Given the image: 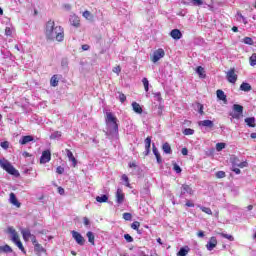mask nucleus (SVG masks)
Wrapping results in <instances>:
<instances>
[{
	"label": "nucleus",
	"instance_id": "52",
	"mask_svg": "<svg viewBox=\"0 0 256 256\" xmlns=\"http://www.w3.org/2000/svg\"><path fill=\"white\" fill-rule=\"evenodd\" d=\"M0 147H2V149H9V142L8 141L1 142Z\"/></svg>",
	"mask_w": 256,
	"mask_h": 256
},
{
	"label": "nucleus",
	"instance_id": "37",
	"mask_svg": "<svg viewBox=\"0 0 256 256\" xmlns=\"http://www.w3.org/2000/svg\"><path fill=\"white\" fill-rule=\"evenodd\" d=\"M192 5L195 7H200V5H203V0H188Z\"/></svg>",
	"mask_w": 256,
	"mask_h": 256
},
{
	"label": "nucleus",
	"instance_id": "49",
	"mask_svg": "<svg viewBox=\"0 0 256 256\" xmlns=\"http://www.w3.org/2000/svg\"><path fill=\"white\" fill-rule=\"evenodd\" d=\"M56 173H58V175H63V173H65V168H63L62 166H58L56 168Z\"/></svg>",
	"mask_w": 256,
	"mask_h": 256
},
{
	"label": "nucleus",
	"instance_id": "23",
	"mask_svg": "<svg viewBox=\"0 0 256 256\" xmlns=\"http://www.w3.org/2000/svg\"><path fill=\"white\" fill-rule=\"evenodd\" d=\"M251 89H253L251 87V84L247 83V82H243L241 85H240V91H244V92H249L251 91Z\"/></svg>",
	"mask_w": 256,
	"mask_h": 256
},
{
	"label": "nucleus",
	"instance_id": "24",
	"mask_svg": "<svg viewBox=\"0 0 256 256\" xmlns=\"http://www.w3.org/2000/svg\"><path fill=\"white\" fill-rule=\"evenodd\" d=\"M34 251L36 255H41L42 253L46 252V250L41 246V244H35Z\"/></svg>",
	"mask_w": 256,
	"mask_h": 256
},
{
	"label": "nucleus",
	"instance_id": "38",
	"mask_svg": "<svg viewBox=\"0 0 256 256\" xmlns=\"http://www.w3.org/2000/svg\"><path fill=\"white\" fill-rule=\"evenodd\" d=\"M243 43H245V45H253V38H251V37H245L244 39H243Z\"/></svg>",
	"mask_w": 256,
	"mask_h": 256
},
{
	"label": "nucleus",
	"instance_id": "27",
	"mask_svg": "<svg viewBox=\"0 0 256 256\" xmlns=\"http://www.w3.org/2000/svg\"><path fill=\"white\" fill-rule=\"evenodd\" d=\"M244 121L248 125V127H255V117L245 118Z\"/></svg>",
	"mask_w": 256,
	"mask_h": 256
},
{
	"label": "nucleus",
	"instance_id": "8",
	"mask_svg": "<svg viewBox=\"0 0 256 256\" xmlns=\"http://www.w3.org/2000/svg\"><path fill=\"white\" fill-rule=\"evenodd\" d=\"M226 79L229 81V83H237V74H235V68H231L227 73H226Z\"/></svg>",
	"mask_w": 256,
	"mask_h": 256
},
{
	"label": "nucleus",
	"instance_id": "25",
	"mask_svg": "<svg viewBox=\"0 0 256 256\" xmlns=\"http://www.w3.org/2000/svg\"><path fill=\"white\" fill-rule=\"evenodd\" d=\"M189 251H190L189 246H185V247L180 248L177 255L178 256H187V253H189Z\"/></svg>",
	"mask_w": 256,
	"mask_h": 256
},
{
	"label": "nucleus",
	"instance_id": "61",
	"mask_svg": "<svg viewBox=\"0 0 256 256\" xmlns=\"http://www.w3.org/2000/svg\"><path fill=\"white\" fill-rule=\"evenodd\" d=\"M114 73H117V75H119L121 73V67L117 66L113 69Z\"/></svg>",
	"mask_w": 256,
	"mask_h": 256
},
{
	"label": "nucleus",
	"instance_id": "5",
	"mask_svg": "<svg viewBox=\"0 0 256 256\" xmlns=\"http://www.w3.org/2000/svg\"><path fill=\"white\" fill-rule=\"evenodd\" d=\"M233 111V113H230L232 119H241V117H243V106L239 104H234Z\"/></svg>",
	"mask_w": 256,
	"mask_h": 256
},
{
	"label": "nucleus",
	"instance_id": "59",
	"mask_svg": "<svg viewBox=\"0 0 256 256\" xmlns=\"http://www.w3.org/2000/svg\"><path fill=\"white\" fill-rule=\"evenodd\" d=\"M197 237H199L200 239H203V237H205V232H203L202 230H200V231L197 233Z\"/></svg>",
	"mask_w": 256,
	"mask_h": 256
},
{
	"label": "nucleus",
	"instance_id": "62",
	"mask_svg": "<svg viewBox=\"0 0 256 256\" xmlns=\"http://www.w3.org/2000/svg\"><path fill=\"white\" fill-rule=\"evenodd\" d=\"M181 153L182 155H189V150L187 148H182Z\"/></svg>",
	"mask_w": 256,
	"mask_h": 256
},
{
	"label": "nucleus",
	"instance_id": "50",
	"mask_svg": "<svg viewBox=\"0 0 256 256\" xmlns=\"http://www.w3.org/2000/svg\"><path fill=\"white\" fill-rule=\"evenodd\" d=\"M124 239L127 241V243H133V237H131L129 234H125Z\"/></svg>",
	"mask_w": 256,
	"mask_h": 256
},
{
	"label": "nucleus",
	"instance_id": "11",
	"mask_svg": "<svg viewBox=\"0 0 256 256\" xmlns=\"http://www.w3.org/2000/svg\"><path fill=\"white\" fill-rule=\"evenodd\" d=\"M123 201H125V193H123L122 189L118 188L116 191V203L122 205Z\"/></svg>",
	"mask_w": 256,
	"mask_h": 256
},
{
	"label": "nucleus",
	"instance_id": "54",
	"mask_svg": "<svg viewBox=\"0 0 256 256\" xmlns=\"http://www.w3.org/2000/svg\"><path fill=\"white\" fill-rule=\"evenodd\" d=\"M173 169L176 173H181V167L177 164H174Z\"/></svg>",
	"mask_w": 256,
	"mask_h": 256
},
{
	"label": "nucleus",
	"instance_id": "2",
	"mask_svg": "<svg viewBox=\"0 0 256 256\" xmlns=\"http://www.w3.org/2000/svg\"><path fill=\"white\" fill-rule=\"evenodd\" d=\"M106 125L108 133H110V135H116V133H119V124H117V117H115L111 112L106 113Z\"/></svg>",
	"mask_w": 256,
	"mask_h": 256
},
{
	"label": "nucleus",
	"instance_id": "22",
	"mask_svg": "<svg viewBox=\"0 0 256 256\" xmlns=\"http://www.w3.org/2000/svg\"><path fill=\"white\" fill-rule=\"evenodd\" d=\"M216 95L220 101H224V103H227V95H225V92L223 90H217Z\"/></svg>",
	"mask_w": 256,
	"mask_h": 256
},
{
	"label": "nucleus",
	"instance_id": "17",
	"mask_svg": "<svg viewBox=\"0 0 256 256\" xmlns=\"http://www.w3.org/2000/svg\"><path fill=\"white\" fill-rule=\"evenodd\" d=\"M69 21L73 27H79L80 20L77 15H71Z\"/></svg>",
	"mask_w": 256,
	"mask_h": 256
},
{
	"label": "nucleus",
	"instance_id": "60",
	"mask_svg": "<svg viewBox=\"0 0 256 256\" xmlns=\"http://www.w3.org/2000/svg\"><path fill=\"white\" fill-rule=\"evenodd\" d=\"M61 65L62 67H67V65H69V62L67 61V59H62Z\"/></svg>",
	"mask_w": 256,
	"mask_h": 256
},
{
	"label": "nucleus",
	"instance_id": "43",
	"mask_svg": "<svg viewBox=\"0 0 256 256\" xmlns=\"http://www.w3.org/2000/svg\"><path fill=\"white\" fill-rule=\"evenodd\" d=\"M119 96L118 99L119 101H121L122 103H125V101H127V96H125V94L118 92Z\"/></svg>",
	"mask_w": 256,
	"mask_h": 256
},
{
	"label": "nucleus",
	"instance_id": "53",
	"mask_svg": "<svg viewBox=\"0 0 256 256\" xmlns=\"http://www.w3.org/2000/svg\"><path fill=\"white\" fill-rule=\"evenodd\" d=\"M152 151H153V154L155 155V157L157 155H160L159 154V150L157 149V147L155 146V144H152Z\"/></svg>",
	"mask_w": 256,
	"mask_h": 256
},
{
	"label": "nucleus",
	"instance_id": "44",
	"mask_svg": "<svg viewBox=\"0 0 256 256\" xmlns=\"http://www.w3.org/2000/svg\"><path fill=\"white\" fill-rule=\"evenodd\" d=\"M195 133V130L191 129V128H186L183 131L184 135H193Z\"/></svg>",
	"mask_w": 256,
	"mask_h": 256
},
{
	"label": "nucleus",
	"instance_id": "35",
	"mask_svg": "<svg viewBox=\"0 0 256 256\" xmlns=\"http://www.w3.org/2000/svg\"><path fill=\"white\" fill-rule=\"evenodd\" d=\"M139 227H141V223H139V221H135L131 224V229H134V231L141 233V231H139Z\"/></svg>",
	"mask_w": 256,
	"mask_h": 256
},
{
	"label": "nucleus",
	"instance_id": "34",
	"mask_svg": "<svg viewBox=\"0 0 256 256\" xmlns=\"http://www.w3.org/2000/svg\"><path fill=\"white\" fill-rule=\"evenodd\" d=\"M0 251H2V253H12L13 249H11V246L5 245V246H0Z\"/></svg>",
	"mask_w": 256,
	"mask_h": 256
},
{
	"label": "nucleus",
	"instance_id": "28",
	"mask_svg": "<svg viewBox=\"0 0 256 256\" xmlns=\"http://www.w3.org/2000/svg\"><path fill=\"white\" fill-rule=\"evenodd\" d=\"M86 237H88V241L91 245H95V234H93V232H87Z\"/></svg>",
	"mask_w": 256,
	"mask_h": 256
},
{
	"label": "nucleus",
	"instance_id": "21",
	"mask_svg": "<svg viewBox=\"0 0 256 256\" xmlns=\"http://www.w3.org/2000/svg\"><path fill=\"white\" fill-rule=\"evenodd\" d=\"M33 141V136H23L22 139H20L19 143L20 145H27V143H31Z\"/></svg>",
	"mask_w": 256,
	"mask_h": 256
},
{
	"label": "nucleus",
	"instance_id": "56",
	"mask_svg": "<svg viewBox=\"0 0 256 256\" xmlns=\"http://www.w3.org/2000/svg\"><path fill=\"white\" fill-rule=\"evenodd\" d=\"M197 109L200 115H203V104H197Z\"/></svg>",
	"mask_w": 256,
	"mask_h": 256
},
{
	"label": "nucleus",
	"instance_id": "48",
	"mask_svg": "<svg viewBox=\"0 0 256 256\" xmlns=\"http://www.w3.org/2000/svg\"><path fill=\"white\" fill-rule=\"evenodd\" d=\"M247 162L244 161V162H240V163H235V167H240V169H243L245 167H247Z\"/></svg>",
	"mask_w": 256,
	"mask_h": 256
},
{
	"label": "nucleus",
	"instance_id": "14",
	"mask_svg": "<svg viewBox=\"0 0 256 256\" xmlns=\"http://www.w3.org/2000/svg\"><path fill=\"white\" fill-rule=\"evenodd\" d=\"M66 153L69 161L72 163V167H77V159L75 156H73V152H71L69 149H66Z\"/></svg>",
	"mask_w": 256,
	"mask_h": 256
},
{
	"label": "nucleus",
	"instance_id": "15",
	"mask_svg": "<svg viewBox=\"0 0 256 256\" xmlns=\"http://www.w3.org/2000/svg\"><path fill=\"white\" fill-rule=\"evenodd\" d=\"M199 127H208L209 129H213L214 124L211 120H202L198 122Z\"/></svg>",
	"mask_w": 256,
	"mask_h": 256
},
{
	"label": "nucleus",
	"instance_id": "64",
	"mask_svg": "<svg viewBox=\"0 0 256 256\" xmlns=\"http://www.w3.org/2000/svg\"><path fill=\"white\" fill-rule=\"evenodd\" d=\"M89 49H90V46L88 44L82 45V50L83 51H89Z\"/></svg>",
	"mask_w": 256,
	"mask_h": 256
},
{
	"label": "nucleus",
	"instance_id": "16",
	"mask_svg": "<svg viewBox=\"0 0 256 256\" xmlns=\"http://www.w3.org/2000/svg\"><path fill=\"white\" fill-rule=\"evenodd\" d=\"M145 143V155H149L151 153V137H147L144 141Z\"/></svg>",
	"mask_w": 256,
	"mask_h": 256
},
{
	"label": "nucleus",
	"instance_id": "10",
	"mask_svg": "<svg viewBox=\"0 0 256 256\" xmlns=\"http://www.w3.org/2000/svg\"><path fill=\"white\" fill-rule=\"evenodd\" d=\"M185 195H193V188L187 184L182 185L180 192V197H184Z\"/></svg>",
	"mask_w": 256,
	"mask_h": 256
},
{
	"label": "nucleus",
	"instance_id": "29",
	"mask_svg": "<svg viewBox=\"0 0 256 256\" xmlns=\"http://www.w3.org/2000/svg\"><path fill=\"white\" fill-rule=\"evenodd\" d=\"M50 85H51V87H57V85H59V79L57 78V75H53L51 77Z\"/></svg>",
	"mask_w": 256,
	"mask_h": 256
},
{
	"label": "nucleus",
	"instance_id": "4",
	"mask_svg": "<svg viewBox=\"0 0 256 256\" xmlns=\"http://www.w3.org/2000/svg\"><path fill=\"white\" fill-rule=\"evenodd\" d=\"M8 233H10V235H12L13 243H15V245H17V247L19 249H21L23 253H25V247H23V243H21L19 241V235L17 234V231H15V229L13 227H9Z\"/></svg>",
	"mask_w": 256,
	"mask_h": 256
},
{
	"label": "nucleus",
	"instance_id": "42",
	"mask_svg": "<svg viewBox=\"0 0 256 256\" xmlns=\"http://www.w3.org/2000/svg\"><path fill=\"white\" fill-rule=\"evenodd\" d=\"M250 65L251 67H255L256 65V54H252V56L250 57Z\"/></svg>",
	"mask_w": 256,
	"mask_h": 256
},
{
	"label": "nucleus",
	"instance_id": "7",
	"mask_svg": "<svg viewBox=\"0 0 256 256\" xmlns=\"http://www.w3.org/2000/svg\"><path fill=\"white\" fill-rule=\"evenodd\" d=\"M163 57H165V50H163V48H159L158 50L154 51L152 62L157 63V61L163 59Z\"/></svg>",
	"mask_w": 256,
	"mask_h": 256
},
{
	"label": "nucleus",
	"instance_id": "45",
	"mask_svg": "<svg viewBox=\"0 0 256 256\" xmlns=\"http://www.w3.org/2000/svg\"><path fill=\"white\" fill-rule=\"evenodd\" d=\"M122 181L126 183V187H131V184L129 183V177L126 174L122 175Z\"/></svg>",
	"mask_w": 256,
	"mask_h": 256
},
{
	"label": "nucleus",
	"instance_id": "32",
	"mask_svg": "<svg viewBox=\"0 0 256 256\" xmlns=\"http://www.w3.org/2000/svg\"><path fill=\"white\" fill-rule=\"evenodd\" d=\"M196 73L199 75V77L204 78L205 77V68L202 66H198L196 69Z\"/></svg>",
	"mask_w": 256,
	"mask_h": 256
},
{
	"label": "nucleus",
	"instance_id": "51",
	"mask_svg": "<svg viewBox=\"0 0 256 256\" xmlns=\"http://www.w3.org/2000/svg\"><path fill=\"white\" fill-rule=\"evenodd\" d=\"M216 177H217V179H223V178L225 177V172H223V171H218V172L216 173Z\"/></svg>",
	"mask_w": 256,
	"mask_h": 256
},
{
	"label": "nucleus",
	"instance_id": "12",
	"mask_svg": "<svg viewBox=\"0 0 256 256\" xmlns=\"http://www.w3.org/2000/svg\"><path fill=\"white\" fill-rule=\"evenodd\" d=\"M217 247V238L211 237L208 243L206 244V249L208 251H213Z\"/></svg>",
	"mask_w": 256,
	"mask_h": 256
},
{
	"label": "nucleus",
	"instance_id": "41",
	"mask_svg": "<svg viewBox=\"0 0 256 256\" xmlns=\"http://www.w3.org/2000/svg\"><path fill=\"white\" fill-rule=\"evenodd\" d=\"M221 237H224V239H228V241H235V238L232 235L221 233Z\"/></svg>",
	"mask_w": 256,
	"mask_h": 256
},
{
	"label": "nucleus",
	"instance_id": "33",
	"mask_svg": "<svg viewBox=\"0 0 256 256\" xmlns=\"http://www.w3.org/2000/svg\"><path fill=\"white\" fill-rule=\"evenodd\" d=\"M236 17H237V21H242L244 25H247V18H245V16H243L241 12H237Z\"/></svg>",
	"mask_w": 256,
	"mask_h": 256
},
{
	"label": "nucleus",
	"instance_id": "20",
	"mask_svg": "<svg viewBox=\"0 0 256 256\" xmlns=\"http://www.w3.org/2000/svg\"><path fill=\"white\" fill-rule=\"evenodd\" d=\"M132 109L135 113H138V115H141L143 113V108H141V105L137 102L132 103Z\"/></svg>",
	"mask_w": 256,
	"mask_h": 256
},
{
	"label": "nucleus",
	"instance_id": "63",
	"mask_svg": "<svg viewBox=\"0 0 256 256\" xmlns=\"http://www.w3.org/2000/svg\"><path fill=\"white\" fill-rule=\"evenodd\" d=\"M154 97L157 99V101H161V93L160 92L155 93Z\"/></svg>",
	"mask_w": 256,
	"mask_h": 256
},
{
	"label": "nucleus",
	"instance_id": "40",
	"mask_svg": "<svg viewBox=\"0 0 256 256\" xmlns=\"http://www.w3.org/2000/svg\"><path fill=\"white\" fill-rule=\"evenodd\" d=\"M5 35H6L7 37H11V35H13V28L7 26V27L5 28Z\"/></svg>",
	"mask_w": 256,
	"mask_h": 256
},
{
	"label": "nucleus",
	"instance_id": "55",
	"mask_svg": "<svg viewBox=\"0 0 256 256\" xmlns=\"http://www.w3.org/2000/svg\"><path fill=\"white\" fill-rule=\"evenodd\" d=\"M83 17H85V19H89L91 17V12H89L88 10L84 11Z\"/></svg>",
	"mask_w": 256,
	"mask_h": 256
},
{
	"label": "nucleus",
	"instance_id": "57",
	"mask_svg": "<svg viewBox=\"0 0 256 256\" xmlns=\"http://www.w3.org/2000/svg\"><path fill=\"white\" fill-rule=\"evenodd\" d=\"M83 223H84V225L87 227V226H89V225H91V222L89 221V218H87V217H84L83 218Z\"/></svg>",
	"mask_w": 256,
	"mask_h": 256
},
{
	"label": "nucleus",
	"instance_id": "9",
	"mask_svg": "<svg viewBox=\"0 0 256 256\" xmlns=\"http://www.w3.org/2000/svg\"><path fill=\"white\" fill-rule=\"evenodd\" d=\"M49 161H51V151L45 150L42 152V155L40 157V163L45 164L49 163Z\"/></svg>",
	"mask_w": 256,
	"mask_h": 256
},
{
	"label": "nucleus",
	"instance_id": "47",
	"mask_svg": "<svg viewBox=\"0 0 256 256\" xmlns=\"http://www.w3.org/2000/svg\"><path fill=\"white\" fill-rule=\"evenodd\" d=\"M132 217L131 213L126 212L123 214V219H125V221H131Z\"/></svg>",
	"mask_w": 256,
	"mask_h": 256
},
{
	"label": "nucleus",
	"instance_id": "36",
	"mask_svg": "<svg viewBox=\"0 0 256 256\" xmlns=\"http://www.w3.org/2000/svg\"><path fill=\"white\" fill-rule=\"evenodd\" d=\"M50 139H61V131H55L50 135Z\"/></svg>",
	"mask_w": 256,
	"mask_h": 256
},
{
	"label": "nucleus",
	"instance_id": "6",
	"mask_svg": "<svg viewBox=\"0 0 256 256\" xmlns=\"http://www.w3.org/2000/svg\"><path fill=\"white\" fill-rule=\"evenodd\" d=\"M72 238L76 241L77 245L83 246L85 245V237L81 235V233L73 230L71 231Z\"/></svg>",
	"mask_w": 256,
	"mask_h": 256
},
{
	"label": "nucleus",
	"instance_id": "1",
	"mask_svg": "<svg viewBox=\"0 0 256 256\" xmlns=\"http://www.w3.org/2000/svg\"><path fill=\"white\" fill-rule=\"evenodd\" d=\"M44 33L47 41H58V43H61L65 39V30L63 27L56 25L53 20H49L46 23Z\"/></svg>",
	"mask_w": 256,
	"mask_h": 256
},
{
	"label": "nucleus",
	"instance_id": "39",
	"mask_svg": "<svg viewBox=\"0 0 256 256\" xmlns=\"http://www.w3.org/2000/svg\"><path fill=\"white\" fill-rule=\"evenodd\" d=\"M142 83H143V85H144L145 91H146V92L149 91V80H148L147 78H143V79H142Z\"/></svg>",
	"mask_w": 256,
	"mask_h": 256
},
{
	"label": "nucleus",
	"instance_id": "13",
	"mask_svg": "<svg viewBox=\"0 0 256 256\" xmlns=\"http://www.w3.org/2000/svg\"><path fill=\"white\" fill-rule=\"evenodd\" d=\"M170 36L172 37V39H175L176 41H178V39H181L183 37V34L181 33V30L173 29L170 32Z\"/></svg>",
	"mask_w": 256,
	"mask_h": 256
},
{
	"label": "nucleus",
	"instance_id": "26",
	"mask_svg": "<svg viewBox=\"0 0 256 256\" xmlns=\"http://www.w3.org/2000/svg\"><path fill=\"white\" fill-rule=\"evenodd\" d=\"M162 150L166 153V155H171L172 153L171 145H169L167 142L163 144Z\"/></svg>",
	"mask_w": 256,
	"mask_h": 256
},
{
	"label": "nucleus",
	"instance_id": "18",
	"mask_svg": "<svg viewBox=\"0 0 256 256\" xmlns=\"http://www.w3.org/2000/svg\"><path fill=\"white\" fill-rule=\"evenodd\" d=\"M21 233H22L24 241L31 239L33 236V234H31V231L29 229H22Z\"/></svg>",
	"mask_w": 256,
	"mask_h": 256
},
{
	"label": "nucleus",
	"instance_id": "30",
	"mask_svg": "<svg viewBox=\"0 0 256 256\" xmlns=\"http://www.w3.org/2000/svg\"><path fill=\"white\" fill-rule=\"evenodd\" d=\"M96 201L98 203H107V201H109V197L107 195H102V196H97L96 197Z\"/></svg>",
	"mask_w": 256,
	"mask_h": 256
},
{
	"label": "nucleus",
	"instance_id": "31",
	"mask_svg": "<svg viewBox=\"0 0 256 256\" xmlns=\"http://www.w3.org/2000/svg\"><path fill=\"white\" fill-rule=\"evenodd\" d=\"M199 209L203 211V213H206V215H213V211L209 207L198 205Z\"/></svg>",
	"mask_w": 256,
	"mask_h": 256
},
{
	"label": "nucleus",
	"instance_id": "3",
	"mask_svg": "<svg viewBox=\"0 0 256 256\" xmlns=\"http://www.w3.org/2000/svg\"><path fill=\"white\" fill-rule=\"evenodd\" d=\"M0 167L4 169V171L8 172L9 175H13L14 177H19V171L15 169L13 164L9 162V160L0 158Z\"/></svg>",
	"mask_w": 256,
	"mask_h": 256
},
{
	"label": "nucleus",
	"instance_id": "46",
	"mask_svg": "<svg viewBox=\"0 0 256 256\" xmlns=\"http://www.w3.org/2000/svg\"><path fill=\"white\" fill-rule=\"evenodd\" d=\"M223 149H225V143H217L216 144L217 151H223Z\"/></svg>",
	"mask_w": 256,
	"mask_h": 256
},
{
	"label": "nucleus",
	"instance_id": "58",
	"mask_svg": "<svg viewBox=\"0 0 256 256\" xmlns=\"http://www.w3.org/2000/svg\"><path fill=\"white\" fill-rule=\"evenodd\" d=\"M30 239H31V241H32V243H33V245H34V247H35V245L39 244V243L37 242V238H35V235H32Z\"/></svg>",
	"mask_w": 256,
	"mask_h": 256
},
{
	"label": "nucleus",
	"instance_id": "19",
	"mask_svg": "<svg viewBox=\"0 0 256 256\" xmlns=\"http://www.w3.org/2000/svg\"><path fill=\"white\" fill-rule=\"evenodd\" d=\"M10 203L12 205H15L16 207H21V203L17 200V196H15V193H10Z\"/></svg>",
	"mask_w": 256,
	"mask_h": 256
}]
</instances>
